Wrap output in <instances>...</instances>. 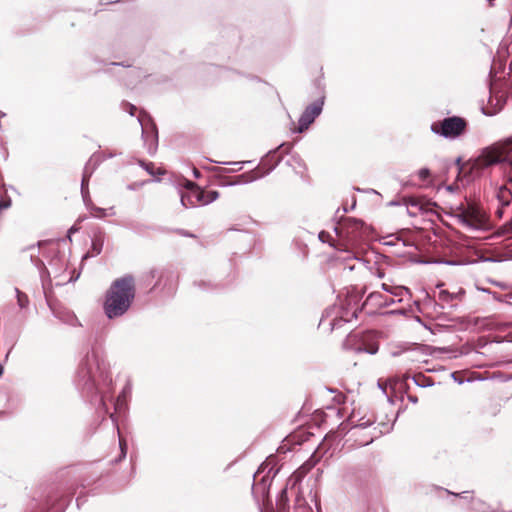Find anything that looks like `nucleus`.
Masks as SVG:
<instances>
[{
	"instance_id": "nucleus-1",
	"label": "nucleus",
	"mask_w": 512,
	"mask_h": 512,
	"mask_svg": "<svg viewBox=\"0 0 512 512\" xmlns=\"http://www.w3.org/2000/svg\"><path fill=\"white\" fill-rule=\"evenodd\" d=\"M512 138L502 144L486 148L467 167L461 169L460 173H470V178L479 177L487 167L502 163L505 173L506 184L501 185L495 192L498 206L495 214L498 218L504 215V208L512 202Z\"/></svg>"
},
{
	"instance_id": "nucleus-2",
	"label": "nucleus",
	"mask_w": 512,
	"mask_h": 512,
	"mask_svg": "<svg viewBox=\"0 0 512 512\" xmlns=\"http://www.w3.org/2000/svg\"><path fill=\"white\" fill-rule=\"evenodd\" d=\"M134 298V281L131 276L116 280L105 301V312L109 318L117 317L126 312Z\"/></svg>"
},
{
	"instance_id": "nucleus-3",
	"label": "nucleus",
	"mask_w": 512,
	"mask_h": 512,
	"mask_svg": "<svg viewBox=\"0 0 512 512\" xmlns=\"http://www.w3.org/2000/svg\"><path fill=\"white\" fill-rule=\"evenodd\" d=\"M457 217L460 222L471 229L484 230L489 228L488 216L478 206L469 204L458 209Z\"/></svg>"
},
{
	"instance_id": "nucleus-4",
	"label": "nucleus",
	"mask_w": 512,
	"mask_h": 512,
	"mask_svg": "<svg viewBox=\"0 0 512 512\" xmlns=\"http://www.w3.org/2000/svg\"><path fill=\"white\" fill-rule=\"evenodd\" d=\"M187 188V192L181 196V203L184 207L197 204L206 205L218 198V192L203 191L192 182H188Z\"/></svg>"
},
{
	"instance_id": "nucleus-5",
	"label": "nucleus",
	"mask_w": 512,
	"mask_h": 512,
	"mask_svg": "<svg viewBox=\"0 0 512 512\" xmlns=\"http://www.w3.org/2000/svg\"><path fill=\"white\" fill-rule=\"evenodd\" d=\"M465 125L466 124L463 119L459 117H450L444 119L442 122L433 123L431 129L433 132L445 137L454 138L463 132Z\"/></svg>"
},
{
	"instance_id": "nucleus-6",
	"label": "nucleus",
	"mask_w": 512,
	"mask_h": 512,
	"mask_svg": "<svg viewBox=\"0 0 512 512\" xmlns=\"http://www.w3.org/2000/svg\"><path fill=\"white\" fill-rule=\"evenodd\" d=\"M506 102V94L498 89V84L494 81L491 85V96L489 99V107L484 111L485 114L494 115L499 112Z\"/></svg>"
},
{
	"instance_id": "nucleus-7",
	"label": "nucleus",
	"mask_w": 512,
	"mask_h": 512,
	"mask_svg": "<svg viewBox=\"0 0 512 512\" xmlns=\"http://www.w3.org/2000/svg\"><path fill=\"white\" fill-rule=\"evenodd\" d=\"M322 111V102L314 103L306 108L299 119V132L304 131Z\"/></svg>"
},
{
	"instance_id": "nucleus-8",
	"label": "nucleus",
	"mask_w": 512,
	"mask_h": 512,
	"mask_svg": "<svg viewBox=\"0 0 512 512\" xmlns=\"http://www.w3.org/2000/svg\"><path fill=\"white\" fill-rule=\"evenodd\" d=\"M87 375L93 382H97L103 377L104 365L100 363L97 355L92 354L86 360Z\"/></svg>"
},
{
	"instance_id": "nucleus-9",
	"label": "nucleus",
	"mask_w": 512,
	"mask_h": 512,
	"mask_svg": "<svg viewBox=\"0 0 512 512\" xmlns=\"http://www.w3.org/2000/svg\"><path fill=\"white\" fill-rule=\"evenodd\" d=\"M363 223L358 220H352L350 221V227H349V237L348 242L351 247H355L358 245L360 239L363 236Z\"/></svg>"
},
{
	"instance_id": "nucleus-10",
	"label": "nucleus",
	"mask_w": 512,
	"mask_h": 512,
	"mask_svg": "<svg viewBox=\"0 0 512 512\" xmlns=\"http://www.w3.org/2000/svg\"><path fill=\"white\" fill-rule=\"evenodd\" d=\"M374 334L369 332L361 337V343L355 346V350L359 352H367L369 354H375L378 351V344L372 340Z\"/></svg>"
},
{
	"instance_id": "nucleus-11",
	"label": "nucleus",
	"mask_w": 512,
	"mask_h": 512,
	"mask_svg": "<svg viewBox=\"0 0 512 512\" xmlns=\"http://www.w3.org/2000/svg\"><path fill=\"white\" fill-rule=\"evenodd\" d=\"M382 289L392 295L402 297L404 294L409 293V290L403 286H393L387 283H382Z\"/></svg>"
},
{
	"instance_id": "nucleus-12",
	"label": "nucleus",
	"mask_w": 512,
	"mask_h": 512,
	"mask_svg": "<svg viewBox=\"0 0 512 512\" xmlns=\"http://www.w3.org/2000/svg\"><path fill=\"white\" fill-rule=\"evenodd\" d=\"M92 215L95 217L102 218V217L114 215V211L112 208H110L109 210H105L102 208H93Z\"/></svg>"
},
{
	"instance_id": "nucleus-13",
	"label": "nucleus",
	"mask_w": 512,
	"mask_h": 512,
	"mask_svg": "<svg viewBox=\"0 0 512 512\" xmlns=\"http://www.w3.org/2000/svg\"><path fill=\"white\" fill-rule=\"evenodd\" d=\"M499 233L501 235H506L508 237H512V220L509 223L503 225L501 227Z\"/></svg>"
},
{
	"instance_id": "nucleus-14",
	"label": "nucleus",
	"mask_w": 512,
	"mask_h": 512,
	"mask_svg": "<svg viewBox=\"0 0 512 512\" xmlns=\"http://www.w3.org/2000/svg\"><path fill=\"white\" fill-rule=\"evenodd\" d=\"M418 177L423 182L430 181V171L427 168H422L418 172Z\"/></svg>"
},
{
	"instance_id": "nucleus-15",
	"label": "nucleus",
	"mask_w": 512,
	"mask_h": 512,
	"mask_svg": "<svg viewBox=\"0 0 512 512\" xmlns=\"http://www.w3.org/2000/svg\"><path fill=\"white\" fill-rule=\"evenodd\" d=\"M17 300L20 307H25L28 303V298L25 294L17 290Z\"/></svg>"
},
{
	"instance_id": "nucleus-16",
	"label": "nucleus",
	"mask_w": 512,
	"mask_h": 512,
	"mask_svg": "<svg viewBox=\"0 0 512 512\" xmlns=\"http://www.w3.org/2000/svg\"><path fill=\"white\" fill-rule=\"evenodd\" d=\"M358 339H359V334H356V333L355 334H351L347 338L346 345L347 346H352Z\"/></svg>"
},
{
	"instance_id": "nucleus-17",
	"label": "nucleus",
	"mask_w": 512,
	"mask_h": 512,
	"mask_svg": "<svg viewBox=\"0 0 512 512\" xmlns=\"http://www.w3.org/2000/svg\"><path fill=\"white\" fill-rule=\"evenodd\" d=\"M10 205H11L10 200H2V201H0V210L7 209L8 207H10Z\"/></svg>"
},
{
	"instance_id": "nucleus-18",
	"label": "nucleus",
	"mask_w": 512,
	"mask_h": 512,
	"mask_svg": "<svg viewBox=\"0 0 512 512\" xmlns=\"http://www.w3.org/2000/svg\"><path fill=\"white\" fill-rule=\"evenodd\" d=\"M86 182H87V179H86V176L83 177V180H82V192L84 193V190H85V187H86Z\"/></svg>"
},
{
	"instance_id": "nucleus-19",
	"label": "nucleus",
	"mask_w": 512,
	"mask_h": 512,
	"mask_svg": "<svg viewBox=\"0 0 512 512\" xmlns=\"http://www.w3.org/2000/svg\"><path fill=\"white\" fill-rule=\"evenodd\" d=\"M382 433H383L382 431H379V433L374 434V435L372 436V438L370 439V441L365 442V444H368V443L372 442V441H373V438L378 437V436H379L380 434H382Z\"/></svg>"
},
{
	"instance_id": "nucleus-20",
	"label": "nucleus",
	"mask_w": 512,
	"mask_h": 512,
	"mask_svg": "<svg viewBox=\"0 0 512 512\" xmlns=\"http://www.w3.org/2000/svg\"><path fill=\"white\" fill-rule=\"evenodd\" d=\"M121 405H122V403H121V399L119 397L118 400H117V403H116V409L117 410L120 409Z\"/></svg>"
},
{
	"instance_id": "nucleus-21",
	"label": "nucleus",
	"mask_w": 512,
	"mask_h": 512,
	"mask_svg": "<svg viewBox=\"0 0 512 512\" xmlns=\"http://www.w3.org/2000/svg\"><path fill=\"white\" fill-rule=\"evenodd\" d=\"M120 447H121L122 453L124 454L125 453V451H124L125 447H124V442H123L122 439H120Z\"/></svg>"
},
{
	"instance_id": "nucleus-22",
	"label": "nucleus",
	"mask_w": 512,
	"mask_h": 512,
	"mask_svg": "<svg viewBox=\"0 0 512 512\" xmlns=\"http://www.w3.org/2000/svg\"><path fill=\"white\" fill-rule=\"evenodd\" d=\"M410 205H411V206H415V207H416V206H418V203H417V201L412 200V201L410 202Z\"/></svg>"
},
{
	"instance_id": "nucleus-23",
	"label": "nucleus",
	"mask_w": 512,
	"mask_h": 512,
	"mask_svg": "<svg viewBox=\"0 0 512 512\" xmlns=\"http://www.w3.org/2000/svg\"><path fill=\"white\" fill-rule=\"evenodd\" d=\"M155 148H156V147H155V145H153V146L149 147L150 152H151V153H152V152H154V151H155Z\"/></svg>"
},
{
	"instance_id": "nucleus-24",
	"label": "nucleus",
	"mask_w": 512,
	"mask_h": 512,
	"mask_svg": "<svg viewBox=\"0 0 512 512\" xmlns=\"http://www.w3.org/2000/svg\"><path fill=\"white\" fill-rule=\"evenodd\" d=\"M135 109H136V108H135L134 106H131V111H130V114H131V115H133V114H134V112H133V111H134Z\"/></svg>"
},
{
	"instance_id": "nucleus-25",
	"label": "nucleus",
	"mask_w": 512,
	"mask_h": 512,
	"mask_svg": "<svg viewBox=\"0 0 512 512\" xmlns=\"http://www.w3.org/2000/svg\"><path fill=\"white\" fill-rule=\"evenodd\" d=\"M368 424H370V421H367V422H365V423H360V426H366V425H368Z\"/></svg>"
},
{
	"instance_id": "nucleus-26",
	"label": "nucleus",
	"mask_w": 512,
	"mask_h": 512,
	"mask_svg": "<svg viewBox=\"0 0 512 512\" xmlns=\"http://www.w3.org/2000/svg\"><path fill=\"white\" fill-rule=\"evenodd\" d=\"M378 276L381 278V277H383V274L381 272H379Z\"/></svg>"
},
{
	"instance_id": "nucleus-27",
	"label": "nucleus",
	"mask_w": 512,
	"mask_h": 512,
	"mask_svg": "<svg viewBox=\"0 0 512 512\" xmlns=\"http://www.w3.org/2000/svg\"><path fill=\"white\" fill-rule=\"evenodd\" d=\"M2 374V369H0V375Z\"/></svg>"
}]
</instances>
